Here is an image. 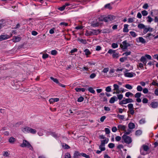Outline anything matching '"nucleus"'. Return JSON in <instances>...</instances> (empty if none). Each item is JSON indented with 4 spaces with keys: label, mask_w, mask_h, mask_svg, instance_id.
<instances>
[{
    "label": "nucleus",
    "mask_w": 158,
    "mask_h": 158,
    "mask_svg": "<svg viewBox=\"0 0 158 158\" xmlns=\"http://www.w3.org/2000/svg\"><path fill=\"white\" fill-rule=\"evenodd\" d=\"M136 89L138 91H141L143 90V88L140 85H138Z\"/></svg>",
    "instance_id": "43"
},
{
    "label": "nucleus",
    "mask_w": 158,
    "mask_h": 158,
    "mask_svg": "<svg viewBox=\"0 0 158 158\" xmlns=\"http://www.w3.org/2000/svg\"><path fill=\"white\" fill-rule=\"evenodd\" d=\"M105 131L106 134H109L110 132L109 129L108 128H106L105 129Z\"/></svg>",
    "instance_id": "55"
},
{
    "label": "nucleus",
    "mask_w": 158,
    "mask_h": 158,
    "mask_svg": "<svg viewBox=\"0 0 158 158\" xmlns=\"http://www.w3.org/2000/svg\"><path fill=\"white\" fill-rule=\"evenodd\" d=\"M118 56H119L118 53H115V52L112 55V56L114 58H117L118 57Z\"/></svg>",
    "instance_id": "50"
},
{
    "label": "nucleus",
    "mask_w": 158,
    "mask_h": 158,
    "mask_svg": "<svg viewBox=\"0 0 158 158\" xmlns=\"http://www.w3.org/2000/svg\"><path fill=\"white\" fill-rule=\"evenodd\" d=\"M99 148L101 151H104L105 150V146L100 144L99 146Z\"/></svg>",
    "instance_id": "31"
},
{
    "label": "nucleus",
    "mask_w": 158,
    "mask_h": 158,
    "mask_svg": "<svg viewBox=\"0 0 158 158\" xmlns=\"http://www.w3.org/2000/svg\"><path fill=\"white\" fill-rule=\"evenodd\" d=\"M125 87L126 88L129 89H132V86L128 84L125 85Z\"/></svg>",
    "instance_id": "38"
},
{
    "label": "nucleus",
    "mask_w": 158,
    "mask_h": 158,
    "mask_svg": "<svg viewBox=\"0 0 158 158\" xmlns=\"http://www.w3.org/2000/svg\"><path fill=\"white\" fill-rule=\"evenodd\" d=\"M115 51L114 50H113L111 49H110L108 50V52L109 54L113 53V54L115 52Z\"/></svg>",
    "instance_id": "54"
},
{
    "label": "nucleus",
    "mask_w": 158,
    "mask_h": 158,
    "mask_svg": "<svg viewBox=\"0 0 158 158\" xmlns=\"http://www.w3.org/2000/svg\"><path fill=\"white\" fill-rule=\"evenodd\" d=\"M65 8V7L63 5L61 7L59 8L58 10L61 11H62L64 10Z\"/></svg>",
    "instance_id": "64"
},
{
    "label": "nucleus",
    "mask_w": 158,
    "mask_h": 158,
    "mask_svg": "<svg viewBox=\"0 0 158 158\" xmlns=\"http://www.w3.org/2000/svg\"><path fill=\"white\" fill-rule=\"evenodd\" d=\"M141 62H142L145 66L146 65L147 63L146 59L145 56H142L140 59Z\"/></svg>",
    "instance_id": "16"
},
{
    "label": "nucleus",
    "mask_w": 158,
    "mask_h": 158,
    "mask_svg": "<svg viewBox=\"0 0 158 158\" xmlns=\"http://www.w3.org/2000/svg\"><path fill=\"white\" fill-rule=\"evenodd\" d=\"M81 155H82L83 156L85 157L86 158H90V157L89 155H87L85 153H82L81 154Z\"/></svg>",
    "instance_id": "52"
},
{
    "label": "nucleus",
    "mask_w": 158,
    "mask_h": 158,
    "mask_svg": "<svg viewBox=\"0 0 158 158\" xmlns=\"http://www.w3.org/2000/svg\"><path fill=\"white\" fill-rule=\"evenodd\" d=\"M145 57V58H147L149 60H151L152 59L151 56L149 55L148 54H146L144 56Z\"/></svg>",
    "instance_id": "63"
},
{
    "label": "nucleus",
    "mask_w": 158,
    "mask_h": 158,
    "mask_svg": "<svg viewBox=\"0 0 158 158\" xmlns=\"http://www.w3.org/2000/svg\"><path fill=\"white\" fill-rule=\"evenodd\" d=\"M9 141L11 143H14L15 141V139L13 137H10L9 139Z\"/></svg>",
    "instance_id": "24"
},
{
    "label": "nucleus",
    "mask_w": 158,
    "mask_h": 158,
    "mask_svg": "<svg viewBox=\"0 0 158 158\" xmlns=\"http://www.w3.org/2000/svg\"><path fill=\"white\" fill-rule=\"evenodd\" d=\"M111 46L113 48H118V46L117 44L113 43L112 44Z\"/></svg>",
    "instance_id": "47"
},
{
    "label": "nucleus",
    "mask_w": 158,
    "mask_h": 158,
    "mask_svg": "<svg viewBox=\"0 0 158 158\" xmlns=\"http://www.w3.org/2000/svg\"><path fill=\"white\" fill-rule=\"evenodd\" d=\"M36 131L34 129H33L30 127V129L29 130V132L33 134H35L36 133Z\"/></svg>",
    "instance_id": "28"
},
{
    "label": "nucleus",
    "mask_w": 158,
    "mask_h": 158,
    "mask_svg": "<svg viewBox=\"0 0 158 158\" xmlns=\"http://www.w3.org/2000/svg\"><path fill=\"white\" fill-rule=\"evenodd\" d=\"M117 100L118 99L117 97L115 96H114L110 98L109 102L110 103H113L115 101H117Z\"/></svg>",
    "instance_id": "15"
},
{
    "label": "nucleus",
    "mask_w": 158,
    "mask_h": 158,
    "mask_svg": "<svg viewBox=\"0 0 158 158\" xmlns=\"http://www.w3.org/2000/svg\"><path fill=\"white\" fill-rule=\"evenodd\" d=\"M117 127L118 130L119 131H125V129L126 128V126L121 124L118 125Z\"/></svg>",
    "instance_id": "11"
},
{
    "label": "nucleus",
    "mask_w": 158,
    "mask_h": 158,
    "mask_svg": "<svg viewBox=\"0 0 158 158\" xmlns=\"http://www.w3.org/2000/svg\"><path fill=\"white\" fill-rule=\"evenodd\" d=\"M115 140L117 141H119L121 139V137L120 136H118L115 137Z\"/></svg>",
    "instance_id": "62"
},
{
    "label": "nucleus",
    "mask_w": 158,
    "mask_h": 158,
    "mask_svg": "<svg viewBox=\"0 0 158 158\" xmlns=\"http://www.w3.org/2000/svg\"><path fill=\"white\" fill-rule=\"evenodd\" d=\"M117 99H118L119 100H121L123 97V95L122 94H118L117 95Z\"/></svg>",
    "instance_id": "46"
},
{
    "label": "nucleus",
    "mask_w": 158,
    "mask_h": 158,
    "mask_svg": "<svg viewBox=\"0 0 158 158\" xmlns=\"http://www.w3.org/2000/svg\"><path fill=\"white\" fill-rule=\"evenodd\" d=\"M21 40V38L19 36H14L12 39V41L14 42H18L20 41Z\"/></svg>",
    "instance_id": "12"
},
{
    "label": "nucleus",
    "mask_w": 158,
    "mask_h": 158,
    "mask_svg": "<svg viewBox=\"0 0 158 158\" xmlns=\"http://www.w3.org/2000/svg\"><path fill=\"white\" fill-rule=\"evenodd\" d=\"M78 41L80 42L81 43H83L84 44H86L87 42L85 40H83L82 39H78L77 40Z\"/></svg>",
    "instance_id": "32"
},
{
    "label": "nucleus",
    "mask_w": 158,
    "mask_h": 158,
    "mask_svg": "<svg viewBox=\"0 0 158 158\" xmlns=\"http://www.w3.org/2000/svg\"><path fill=\"white\" fill-rule=\"evenodd\" d=\"M128 127L129 129H132L135 128V125L134 123H130L128 124Z\"/></svg>",
    "instance_id": "21"
},
{
    "label": "nucleus",
    "mask_w": 158,
    "mask_h": 158,
    "mask_svg": "<svg viewBox=\"0 0 158 158\" xmlns=\"http://www.w3.org/2000/svg\"><path fill=\"white\" fill-rule=\"evenodd\" d=\"M88 90L91 93L93 94H95V91L92 87L89 88L88 89Z\"/></svg>",
    "instance_id": "34"
},
{
    "label": "nucleus",
    "mask_w": 158,
    "mask_h": 158,
    "mask_svg": "<svg viewBox=\"0 0 158 158\" xmlns=\"http://www.w3.org/2000/svg\"><path fill=\"white\" fill-rule=\"evenodd\" d=\"M131 132V130L129 129H127V130L125 129V131H124V133L126 135H129Z\"/></svg>",
    "instance_id": "29"
},
{
    "label": "nucleus",
    "mask_w": 158,
    "mask_h": 158,
    "mask_svg": "<svg viewBox=\"0 0 158 158\" xmlns=\"http://www.w3.org/2000/svg\"><path fill=\"white\" fill-rule=\"evenodd\" d=\"M71 156L70 154L69 153H66L65 155V158H70Z\"/></svg>",
    "instance_id": "56"
},
{
    "label": "nucleus",
    "mask_w": 158,
    "mask_h": 158,
    "mask_svg": "<svg viewBox=\"0 0 158 158\" xmlns=\"http://www.w3.org/2000/svg\"><path fill=\"white\" fill-rule=\"evenodd\" d=\"M133 95V94L132 93L130 92L126 93L125 94V96L128 98L130 96H132Z\"/></svg>",
    "instance_id": "30"
},
{
    "label": "nucleus",
    "mask_w": 158,
    "mask_h": 158,
    "mask_svg": "<svg viewBox=\"0 0 158 158\" xmlns=\"http://www.w3.org/2000/svg\"><path fill=\"white\" fill-rule=\"evenodd\" d=\"M151 15L152 17L154 18V20H158V10H154L151 11Z\"/></svg>",
    "instance_id": "4"
},
{
    "label": "nucleus",
    "mask_w": 158,
    "mask_h": 158,
    "mask_svg": "<svg viewBox=\"0 0 158 158\" xmlns=\"http://www.w3.org/2000/svg\"><path fill=\"white\" fill-rule=\"evenodd\" d=\"M20 146L23 148H27L31 150H33V147L30 143L26 140H23L22 143L20 145Z\"/></svg>",
    "instance_id": "2"
},
{
    "label": "nucleus",
    "mask_w": 158,
    "mask_h": 158,
    "mask_svg": "<svg viewBox=\"0 0 158 158\" xmlns=\"http://www.w3.org/2000/svg\"><path fill=\"white\" fill-rule=\"evenodd\" d=\"M142 148L143 150L145 152H147L149 149L148 147L146 145H143L142 146Z\"/></svg>",
    "instance_id": "27"
},
{
    "label": "nucleus",
    "mask_w": 158,
    "mask_h": 158,
    "mask_svg": "<svg viewBox=\"0 0 158 158\" xmlns=\"http://www.w3.org/2000/svg\"><path fill=\"white\" fill-rule=\"evenodd\" d=\"M138 27L140 29H144L145 27V26L142 24H139L138 26Z\"/></svg>",
    "instance_id": "39"
},
{
    "label": "nucleus",
    "mask_w": 158,
    "mask_h": 158,
    "mask_svg": "<svg viewBox=\"0 0 158 158\" xmlns=\"http://www.w3.org/2000/svg\"><path fill=\"white\" fill-rule=\"evenodd\" d=\"M55 28L54 27L50 29L49 31V33L51 34H53L54 33Z\"/></svg>",
    "instance_id": "59"
},
{
    "label": "nucleus",
    "mask_w": 158,
    "mask_h": 158,
    "mask_svg": "<svg viewBox=\"0 0 158 158\" xmlns=\"http://www.w3.org/2000/svg\"><path fill=\"white\" fill-rule=\"evenodd\" d=\"M75 90L77 92H80L82 91L83 92H84L85 91V89L84 88H76L75 89Z\"/></svg>",
    "instance_id": "23"
},
{
    "label": "nucleus",
    "mask_w": 158,
    "mask_h": 158,
    "mask_svg": "<svg viewBox=\"0 0 158 158\" xmlns=\"http://www.w3.org/2000/svg\"><path fill=\"white\" fill-rule=\"evenodd\" d=\"M152 29L149 27H145L143 29V32L144 34L146 33L148 31H152Z\"/></svg>",
    "instance_id": "13"
},
{
    "label": "nucleus",
    "mask_w": 158,
    "mask_h": 158,
    "mask_svg": "<svg viewBox=\"0 0 158 158\" xmlns=\"http://www.w3.org/2000/svg\"><path fill=\"white\" fill-rule=\"evenodd\" d=\"M114 92H113L114 94H119L120 93V91L119 90V86L118 85L116 84H114L113 85Z\"/></svg>",
    "instance_id": "6"
},
{
    "label": "nucleus",
    "mask_w": 158,
    "mask_h": 158,
    "mask_svg": "<svg viewBox=\"0 0 158 158\" xmlns=\"http://www.w3.org/2000/svg\"><path fill=\"white\" fill-rule=\"evenodd\" d=\"M127 107L128 108V112H129L131 114H133L134 113V110L133 104L131 103L127 105Z\"/></svg>",
    "instance_id": "8"
},
{
    "label": "nucleus",
    "mask_w": 158,
    "mask_h": 158,
    "mask_svg": "<svg viewBox=\"0 0 158 158\" xmlns=\"http://www.w3.org/2000/svg\"><path fill=\"white\" fill-rule=\"evenodd\" d=\"M96 76V75L95 73H92L90 76V78L91 79H93Z\"/></svg>",
    "instance_id": "57"
},
{
    "label": "nucleus",
    "mask_w": 158,
    "mask_h": 158,
    "mask_svg": "<svg viewBox=\"0 0 158 158\" xmlns=\"http://www.w3.org/2000/svg\"><path fill=\"white\" fill-rule=\"evenodd\" d=\"M145 123V120L144 119H142L139 121L140 124H142L144 123Z\"/></svg>",
    "instance_id": "51"
},
{
    "label": "nucleus",
    "mask_w": 158,
    "mask_h": 158,
    "mask_svg": "<svg viewBox=\"0 0 158 158\" xmlns=\"http://www.w3.org/2000/svg\"><path fill=\"white\" fill-rule=\"evenodd\" d=\"M141 14L143 16H146L148 15V12L147 11L144 10L141 11Z\"/></svg>",
    "instance_id": "33"
},
{
    "label": "nucleus",
    "mask_w": 158,
    "mask_h": 158,
    "mask_svg": "<svg viewBox=\"0 0 158 158\" xmlns=\"http://www.w3.org/2000/svg\"><path fill=\"white\" fill-rule=\"evenodd\" d=\"M128 25L124 24V28L123 29V31L125 32H127L128 31V30L127 28Z\"/></svg>",
    "instance_id": "25"
},
{
    "label": "nucleus",
    "mask_w": 158,
    "mask_h": 158,
    "mask_svg": "<svg viewBox=\"0 0 158 158\" xmlns=\"http://www.w3.org/2000/svg\"><path fill=\"white\" fill-rule=\"evenodd\" d=\"M51 79L54 82L58 84L59 83V81L56 78H54L52 77H50Z\"/></svg>",
    "instance_id": "41"
},
{
    "label": "nucleus",
    "mask_w": 158,
    "mask_h": 158,
    "mask_svg": "<svg viewBox=\"0 0 158 158\" xmlns=\"http://www.w3.org/2000/svg\"><path fill=\"white\" fill-rule=\"evenodd\" d=\"M84 52L87 57H88V56L91 54V52H90L89 49H85L84 51Z\"/></svg>",
    "instance_id": "19"
},
{
    "label": "nucleus",
    "mask_w": 158,
    "mask_h": 158,
    "mask_svg": "<svg viewBox=\"0 0 158 158\" xmlns=\"http://www.w3.org/2000/svg\"><path fill=\"white\" fill-rule=\"evenodd\" d=\"M142 133V131L140 130H138L136 131L135 134L136 135H140Z\"/></svg>",
    "instance_id": "58"
},
{
    "label": "nucleus",
    "mask_w": 158,
    "mask_h": 158,
    "mask_svg": "<svg viewBox=\"0 0 158 158\" xmlns=\"http://www.w3.org/2000/svg\"><path fill=\"white\" fill-rule=\"evenodd\" d=\"M12 35V34H11L10 36H9L7 35H0V41L3 40L7 39L11 37Z\"/></svg>",
    "instance_id": "9"
},
{
    "label": "nucleus",
    "mask_w": 158,
    "mask_h": 158,
    "mask_svg": "<svg viewBox=\"0 0 158 158\" xmlns=\"http://www.w3.org/2000/svg\"><path fill=\"white\" fill-rule=\"evenodd\" d=\"M133 102V101L132 99L128 98L124 100H123L122 101L119 102V104L120 105H122L123 104H125L128 103L132 102Z\"/></svg>",
    "instance_id": "7"
},
{
    "label": "nucleus",
    "mask_w": 158,
    "mask_h": 158,
    "mask_svg": "<svg viewBox=\"0 0 158 158\" xmlns=\"http://www.w3.org/2000/svg\"><path fill=\"white\" fill-rule=\"evenodd\" d=\"M124 75L125 77H132L135 75V74L133 72L124 73Z\"/></svg>",
    "instance_id": "10"
},
{
    "label": "nucleus",
    "mask_w": 158,
    "mask_h": 158,
    "mask_svg": "<svg viewBox=\"0 0 158 158\" xmlns=\"http://www.w3.org/2000/svg\"><path fill=\"white\" fill-rule=\"evenodd\" d=\"M109 141V139H105L104 140H101V144L105 146L106 144Z\"/></svg>",
    "instance_id": "20"
},
{
    "label": "nucleus",
    "mask_w": 158,
    "mask_h": 158,
    "mask_svg": "<svg viewBox=\"0 0 158 158\" xmlns=\"http://www.w3.org/2000/svg\"><path fill=\"white\" fill-rule=\"evenodd\" d=\"M130 46V44L127 42V40L123 41L122 44H120V47L122 49H125Z\"/></svg>",
    "instance_id": "5"
},
{
    "label": "nucleus",
    "mask_w": 158,
    "mask_h": 158,
    "mask_svg": "<svg viewBox=\"0 0 158 158\" xmlns=\"http://www.w3.org/2000/svg\"><path fill=\"white\" fill-rule=\"evenodd\" d=\"M29 127H25L22 128V130L23 132L24 133L29 132Z\"/></svg>",
    "instance_id": "22"
},
{
    "label": "nucleus",
    "mask_w": 158,
    "mask_h": 158,
    "mask_svg": "<svg viewBox=\"0 0 158 158\" xmlns=\"http://www.w3.org/2000/svg\"><path fill=\"white\" fill-rule=\"evenodd\" d=\"M117 130L118 129L116 127H114L112 128V131L114 132H116L117 131Z\"/></svg>",
    "instance_id": "60"
},
{
    "label": "nucleus",
    "mask_w": 158,
    "mask_h": 158,
    "mask_svg": "<svg viewBox=\"0 0 158 158\" xmlns=\"http://www.w3.org/2000/svg\"><path fill=\"white\" fill-rule=\"evenodd\" d=\"M60 25L62 26V27H64L67 26L68 25V24L66 23L62 22L60 24Z\"/></svg>",
    "instance_id": "35"
},
{
    "label": "nucleus",
    "mask_w": 158,
    "mask_h": 158,
    "mask_svg": "<svg viewBox=\"0 0 158 158\" xmlns=\"http://www.w3.org/2000/svg\"><path fill=\"white\" fill-rule=\"evenodd\" d=\"M151 105L152 108H156L158 106V103L157 102H153L151 103Z\"/></svg>",
    "instance_id": "18"
},
{
    "label": "nucleus",
    "mask_w": 158,
    "mask_h": 158,
    "mask_svg": "<svg viewBox=\"0 0 158 158\" xmlns=\"http://www.w3.org/2000/svg\"><path fill=\"white\" fill-rule=\"evenodd\" d=\"M104 7L108 8L110 10H111L112 9V7L110 3L105 5L104 6Z\"/></svg>",
    "instance_id": "37"
},
{
    "label": "nucleus",
    "mask_w": 158,
    "mask_h": 158,
    "mask_svg": "<svg viewBox=\"0 0 158 158\" xmlns=\"http://www.w3.org/2000/svg\"><path fill=\"white\" fill-rule=\"evenodd\" d=\"M148 102V100L146 98H144L142 100V102L144 104L147 103Z\"/></svg>",
    "instance_id": "53"
},
{
    "label": "nucleus",
    "mask_w": 158,
    "mask_h": 158,
    "mask_svg": "<svg viewBox=\"0 0 158 158\" xmlns=\"http://www.w3.org/2000/svg\"><path fill=\"white\" fill-rule=\"evenodd\" d=\"M108 147L110 148H113L114 147V143H110L108 145Z\"/></svg>",
    "instance_id": "49"
},
{
    "label": "nucleus",
    "mask_w": 158,
    "mask_h": 158,
    "mask_svg": "<svg viewBox=\"0 0 158 158\" xmlns=\"http://www.w3.org/2000/svg\"><path fill=\"white\" fill-rule=\"evenodd\" d=\"M57 51L55 50H52L51 51V54L52 55H55L57 54Z\"/></svg>",
    "instance_id": "44"
},
{
    "label": "nucleus",
    "mask_w": 158,
    "mask_h": 158,
    "mask_svg": "<svg viewBox=\"0 0 158 158\" xmlns=\"http://www.w3.org/2000/svg\"><path fill=\"white\" fill-rule=\"evenodd\" d=\"M122 139L125 143L128 144L131 143L132 141L131 138L125 134L123 135Z\"/></svg>",
    "instance_id": "3"
},
{
    "label": "nucleus",
    "mask_w": 158,
    "mask_h": 158,
    "mask_svg": "<svg viewBox=\"0 0 158 158\" xmlns=\"http://www.w3.org/2000/svg\"><path fill=\"white\" fill-rule=\"evenodd\" d=\"M91 26L93 27H98L99 25V23L97 21H93L91 23Z\"/></svg>",
    "instance_id": "14"
},
{
    "label": "nucleus",
    "mask_w": 158,
    "mask_h": 158,
    "mask_svg": "<svg viewBox=\"0 0 158 158\" xmlns=\"http://www.w3.org/2000/svg\"><path fill=\"white\" fill-rule=\"evenodd\" d=\"M138 39L139 40V42L143 44L145 43L146 42L145 40L142 37H139Z\"/></svg>",
    "instance_id": "26"
},
{
    "label": "nucleus",
    "mask_w": 158,
    "mask_h": 158,
    "mask_svg": "<svg viewBox=\"0 0 158 158\" xmlns=\"http://www.w3.org/2000/svg\"><path fill=\"white\" fill-rule=\"evenodd\" d=\"M148 89L146 88H145L143 89V93L145 94L148 93Z\"/></svg>",
    "instance_id": "61"
},
{
    "label": "nucleus",
    "mask_w": 158,
    "mask_h": 158,
    "mask_svg": "<svg viewBox=\"0 0 158 158\" xmlns=\"http://www.w3.org/2000/svg\"><path fill=\"white\" fill-rule=\"evenodd\" d=\"M130 33L131 35L134 37H135L137 35V34H136V33L134 31H130Z\"/></svg>",
    "instance_id": "42"
},
{
    "label": "nucleus",
    "mask_w": 158,
    "mask_h": 158,
    "mask_svg": "<svg viewBox=\"0 0 158 158\" xmlns=\"http://www.w3.org/2000/svg\"><path fill=\"white\" fill-rule=\"evenodd\" d=\"M84 98L82 97H80L77 99V101L79 102H81L84 100Z\"/></svg>",
    "instance_id": "48"
},
{
    "label": "nucleus",
    "mask_w": 158,
    "mask_h": 158,
    "mask_svg": "<svg viewBox=\"0 0 158 158\" xmlns=\"http://www.w3.org/2000/svg\"><path fill=\"white\" fill-rule=\"evenodd\" d=\"M92 32V34L93 35H97L98 33L100 32V31L99 30H94L92 29L91 30Z\"/></svg>",
    "instance_id": "17"
},
{
    "label": "nucleus",
    "mask_w": 158,
    "mask_h": 158,
    "mask_svg": "<svg viewBox=\"0 0 158 158\" xmlns=\"http://www.w3.org/2000/svg\"><path fill=\"white\" fill-rule=\"evenodd\" d=\"M141 94L139 92L137 93L135 95V98H140V97L141 96Z\"/></svg>",
    "instance_id": "36"
},
{
    "label": "nucleus",
    "mask_w": 158,
    "mask_h": 158,
    "mask_svg": "<svg viewBox=\"0 0 158 158\" xmlns=\"http://www.w3.org/2000/svg\"><path fill=\"white\" fill-rule=\"evenodd\" d=\"M117 117L121 120H123L124 118V115L118 114L117 116Z\"/></svg>",
    "instance_id": "40"
},
{
    "label": "nucleus",
    "mask_w": 158,
    "mask_h": 158,
    "mask_svg": "<svg viewBox=\"0 0 158 158\" xmlns=\"http://www.w3.org/2000/svg\"><path fill=\"white\" fill-rule=\"evenodd\" d=\"M111 86H108L106 87L105 90L106 92H110L111 91Z\"/></svg>",
    "instance_id": "45"
},
{
    "label": "nucleus",
    "mask_w": 158,
    "mask_h": 158,
    "mask_svg": "<svg viewBox=\"0 0 158 158\" xmlns=\"http://www.w3.org/2000/svg\"><path fill=\"white\" fill-rule=\"evenodd\" d=\"M94 18V19H94V20H114L117 19L116 16L112 15H109L106 16V15H99Z\"/></svg>",
    "instance_id": "1"
}]
</instances>
